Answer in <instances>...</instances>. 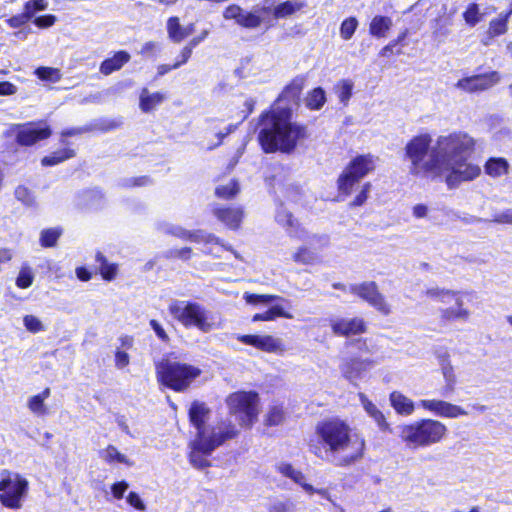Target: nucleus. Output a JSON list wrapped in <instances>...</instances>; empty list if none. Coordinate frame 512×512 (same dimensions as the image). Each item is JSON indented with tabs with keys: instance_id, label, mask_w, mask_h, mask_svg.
Returning <instances> with one entry per match:
<instances>
[{
	"instance_id": "c85d7f7f",
	"label": "nucleus",
	"mask_w": 512,
	"mask_h": 512,
	"mask_svg": "<svg viewBox=\"0 0 512 512\" xmlns=\"http://www.w3.org/2000/svg\"><path fill=\"white\" fill-rule=\"evenodd\" d=\"M306 6L302 0H288L274 7L273 14L275 18H286L300 11Z\"/></svg>"
},
{
	"instance_id": "8fccbe9b",
	"label": "nucleus",
	"mask_w": 512,
	"mask_h": 512,
	"mask_svg": "<svg viewBox=\"0 0 512 512\" xmlns=\"http://www.w3.org/2000/svg\"><path fill=\"white\" fill-rule=\"evenodd\" d=\"M23 325L31 333H39L46 330L44 323L34 315H25Z\"/></svg>"
},
{
	"instance_id": "ea45409f",
	"label": "nucleus",
	"mask_w": 512,
	"mask_h": 512,
	"mask_svg": "<svg viewBox=\"0 0 512 512\" xmlns=\"http://www.w3.org/2000/svg\"><path fill=\"white\" fill-rule=\"evenodd\" d=\"M96 261L100 263V273L105 280L111 281L116 277L117 266L115 264L108 263L101 253L96 254Z\"/></svg>"
},
{
	"instance_id": "9d476101",
	"label": "nucleus",
	"mask_w": 512,
	"mask_h": 512,
	"mask_svg": "<svg viewBox=\"0 0 512 512\" xmlns=\"http://www.w3.org/2000/svg\"><path fill=\"white\" fill-rule=\"evenodd\" d=\"M377 162L378 158L372 154L351 159L337 180L340 193L350 195L354 185L375 170Z\"/></svg>"
},
{
	"instance_id": "ddd939ff",
	"label": "nucleus",
	"mask_w": 512,
	"mask_h": 512,
	"mask_svg": "<svg viewBox=\"0 0 512 512\" xmlns=\"http://www.w3.org/2000/svg\"><path fill=\"white\" fill-rule=\"evenodd\" d=\"M334 288H341L344 292L360 297L384 316H388L392 312L391 305L386 301L384 295L379 292L377 284L373 281L352 284L348 287L334 284Z\"/></svg>"
},
{
	"instance_id": "f03ea898",
	"label": "nucleus",
	"mask_w": 512,
	"mask_h": 512,
	"mask_svg": "<svg viewBox=\"0 0 512 512\" xmlns=\"http://www.w3.org/2000/svg\"><path fill=\"white\" fill-rule=\"evenodd\" d=\"M315 433L322 446L311 444L310 449L321 459L345 466L354 463L364 454V438L353 433L349 424L339 418L319 422Z\"/></svg>"
},
{
	"instance_id": "0eeeda50",
	"label": "nucleus",
	"mask_w": 512,
	"mask_h": 512,
	"mask_svg": "<svg viewBox=\"0 0 512 512\" xmlns=\"http://www.w3.org/2000/svg\"><path fill=\"white\" fill-rule=\"evenodd\" d=\"M201 373V369L196 366L168 358H163L156 363L158 381L176 392L187 390Z\"/></svg>"
},
{
	"instance_id": "49530a36",
	"label": "nucleus",
	"mask_w": 512,
	"mask_h": 512,
	"mask_svg": "<svg viewBox=\"0 0 512 512\" xmlns=\"http://www.w3.org/2000/svg\"><path fill=\"white\" fill-rule=\"evenodd\" d=\"M239 192V185L236 181L231 180L225 185L216 188V195L223 199H230Z\"/></svg>"
},
{
	"instance_id": "6ab92c4d",
	"label": "nucleus",
	"mask_w": 512,
	"mask_h": 512,
	"mask_svg": "<svg viewBox=\"0 0 512 512\" xmlns=\"http://www.w3.org/2000/svg\"><path fill=\"white\" fill-rule=\"evenodd\" d=\"M330 326L335 335L346 337L364 333L366 329L363 319L358 317L331 319Z\"/></svg>"
},
{
	"instance_id": "412c9836",
	"label": "nucleus",
	"mask_w": 512,
	"mask_h": 512,
	"mask_svg": "<svg viewBox=\"0 0 512 512\" xmlns=\"http://www.w3.org/2000/svg\"><path fill=\"white\" fill-rule=\"evenodd\" d=\"M277 470L283 476L292 479L295 483L301 485V487L308 493L317 492L321 496L330 499L326 490H315L313 486L305 482V476L288 463H280L277 465Z\"/></svg>"
},
{
	"instance_id": "5fc2aeb1",
	"label": "nucleus",
	"mask_w": 512,
	"mask_h": 512,
	"mask_svg": "<svg viewBox=\"0 0 512 512\" xmlns=\"http://www.w3.org/2000/svg\"><path fill=\"white\" fill-rule=\"evenodd\" d=\"M370 189H371V184L369 182L365 183L362 186L361 191L354 198L353 202L351 203V206H362L368 198V193H369Z\"/></svg>"
},
{
	"instance_id": "603ef678",
	"label": "nucleus",
	"mask_w": 512,
	"mask_h": 512,
	"mask_svg": "<svg viewBox=\"0 0 512 512\" xmlns=\"http://www.w3.org/2000/svg\"><path fill=\"white\" fill-rule=\"evenodd\" d=\"M115 367L119 370H123L130 364V356L127 351L120 348H116L114 353Z\"/></svg>"
},
{
	"instance_id": "c03bdc74",
	"label": "nucleus",
	"mask_w": 512,
	"mask_h": 512,
	"mask_svg": "<svg viewBox=\"0 0 512 512\" xmlns=\"http://www.w3.org/2000/svg\"><path fill=\"white\" fill-rule=\"evenodd\" d=\"M34 280V273L31 267L23 265L16 278V285L19 288L26 289L30 287Z\"/></svg>"
},
{
	"instance_id": "f8f14e48",
	"label": "nucleus",
	"mask_w": 512,
	"mask_h": 512,
	"mask_svg": "<svg viewBox=\"0 0 512 512\" xmlns=\"http://www.w3.org/2000/svg\"><path fill=\"white\" fill-rule=\"evenodd\" d=\"M157 229L159 232L172 235L184 240H190L197 243H204L207 248L206 252L217 255L219 250L224 248L222 244H220L219 239L212 234H207L203 231L190 232L178 225L173 223L162 221L157 224Z\"/></svg>"
},
{
	"instance_id": "a211bd4d",
	"label": "nucleus",
	"mask_w": 512,
	"mask_h": 512,
	"mask_svg": "<svg viewBox=\"0 0 512 512\" xmlns=\"http://www.w3.org/2000/svg\"><path fill=\"white\" fill-rule=\"evenodd\" d=\"M373 365L374 362L369 359L350 358L343 360L339 368L345 379L352 384H356Z\"/></svg>"
},
{
	"instance_id": "a19ab883",
	"label": "nucleus",
	"mask_w": 512,
	"mask_h": 512,
	"mask_svg": "<svg viewBox=\"0 0 512 512\" xmlns=\"http://www.w3.org/2000/svg\"><path fill=\"white\" fill-rule=\"evenodd\" d=\"M353 82L348 79L341 80L335 86V92L341 103L346 105L352 96Z\"/></svg>"
},
{
	"instance_id": "052dcab7",
	"label": "nucleus",
	"mask_w": 512,
	"mask_h": 512,
	"mask_svg": "<svg viewBox=\"0 0 512 512\" xmlns=\"http://www.w3.org/2000/svg\"><path fill=\"white\" fill-rule=\"evenodd\" d=\"M18 88L11 82L2 81L0 82V96H11L16 94Z\"/></svg>"
},
{
	"instance_id": "f257e3e1",
	"label": "nucleus",
	"mask_w": 512,
	"mask_h": 512,
	"mask_svg": "<svg viewBox=\"0 0 512 512\" xmlns=\"http://www.w3.org/2000/svg\"><path fill=\"white\" fill-rule=\"evenodd\" d=\"M477 140L466 132L457 131L433 140L428 133L413 137L405 146L410 173L415 176L444 178L449 189L481 175L478 164L469 161Z\"/></svg>"
},
{
	"instance_id": "e433bc0d",
	"label": "nucleus",
	"mask_w": 512,
	"mask_h": 512,
	"mask_svg": "<svg viewBox=\"0 0 512 512\" xmlns=\"http://www.w3.org/2000/svg\"><path fill=\"white\" fill-rule=\"evenodd\" d=\"M508 30V21L506 20V16H501L492 19L489 22L487 34L489 38H495L501 35H504Z\"/></svg>"
},
{
	"instance_id": "39448f33",
	"label": "nucleus",
	"mask_w": 512,
	"mask_h": 512,
	"mask_svg": "<svg viewBox=\"0 0 512 512\" xmlns=\"http://www.w3.org/2000/svg\"><path fill=\"white\" fill-rule=\"evenodd\" d=\"M276 221L282 225L290 237L303 239L305 243L291 255L293 262L301 265H314L321 262L320 251L329 245L326 235L308 236L293 215L284 207L276 213Z\"/></svg>"
},
{
	"instance_id": "37998d69",
	"label": "nucleus",
	"mask_w": 512,
	"mask_h": 512,
	"mask_svg": "<svg viewBox=\"0 0 512 512\" xmlns=\"http://www.w3.org/2000/svg\"><path fill=\"white\" fill-rule=\"evenodd\" d=\"M325 101V92L320 87L311 91L306 98V104L311 109H320L324 105Z\"/></svg>"
},
{
	"instance_id": "338daca9",
	"label": "nucleus",
	"mask_w": 512,
	"mask_h": 512,
	"mask_svg": "<svg viewBox=\"0 0 512 512\" xmlns=\"http://www.w3.org/2000/svg\"><path fill=\"white\" fill-rule=\"evenodd\" d=\"M192 51L191 47H184L178 57V60L173 64V68H179L183 64H185L191 57Z\"/></svg>"
},
{
	"instance_id": "bf43d9fd",
	"label": "nucleus",
	"mask_w": 512,
	"mask_h": 512,
	"mask_svg": "<svg viewBox=\"0 0 512 512\" xmlns=\"http://www.w3.org/2000/svg\"><path fill=\"white\" fill-rule=\"evenodd\" d=\"M149 324H150L151 328L153 329V331L155 332L156 336L160 340L165 341V342H167L169 340L168 334L166 333V331L164 330L162 325L157 320L152 319V320H150Z\"/></svg>"
},
{
	"instance_id": "7ed1b4c3",
	"label": "nucleus",
	"mask_w": 512,
	"mask_h": 512,
	"mask_svg": "<svg viewBox=\"0 0 512 512\" xmlns=\"http://www.w3.org/2000/svg\"><path fill=\"white\" fill-rule=\"evenodd\" d=\"M209 412L208 407L198 401L193 402L189 409L190 421L197 429V435L190 443L189 460L193 467L198 469L209 467L210 462L206 457L226 440L238 435V430L231 419H225L213 427H206L204 423Z\"/></svg>"
},
{
	"instance_id": "c9c22d12",
	"label": "nucleus",
	"mask_w": 512,
	"mask_h": 512,
	"mask_svg": "<svg viewBox=\"0 0 512 512\" xmlns=\"http://www.w3.org/2000/svg\"><path fill=\"white\" fill-rule=\"evenodd\" d=\"M168 37L175 43H180L186 38V32L183 26L179 23V18L171 17L167 21Z\"/></svg>"
},
{
	"instance_id": "9b49d317",
	"label": "nucleus",
	"mask_w": 512,
	"mask_h": 512,
	"mask_svg": "<svg viewBox=\"0 0 512 512\" xmlns=\"http://www.w3.org/2000/svg\"><path fill=\"white\" fill-rule=\"evenodd\" d=\"M29 482L18 473L0 471V502L9 509H20L27 496Z\"/></svg>"
},
{
	"instance_id": "e2e57ef3",
	"label": "nucleus",
	"mask_w": 512,
	"mask_h": 512,
	"mask_svg": "<svg viewBox=\"0 0 512 512\" xmlns=\"http://www.w3.org/2000/svg\"><path fill=\"white\" fill-rule=\"evenodd\" d=\"M128 489V483L125 481H120L112 485L111 490L112 494L116 499L123 498L124 493Z\"/></svg>"
},
{
	"instance_id": "c756f323",
	"label": "nucleus",
	"mask_w": 512,
	"mask_h": 512,
	"mask_svg": "<svg viewBox=\"0 0 512 512\" xmlns=\"http://www.w3.org/2000/svg\"><path fill=\"white\" fill-rule=\"evenodd\" d=\"M50 396V389L45 388L40 394L33 395L27 400V407L36 416H43L47 413L45 400Z\"/></svg>"
},
{
	"instance_id": "cd10ccee",
	"label": "nucleus",
	"mask_w": 512,
	"mask_h": 512,
	"mask_svg": "<svg viewBox=\"0 0 512 512\" xmlns=\"http://www.w3.org/2000/svg\"><path fill=\"white\" fill-rule=\"evenodd\" d=\"M286 413L283 404L273 402L270 404L264 415V425L266 426H278L285 420Z\"/></svg>"
},
{
	"instance_id": "6e6d98bb",
	"label": "nucleus",
	"mask_w": 512,
	"mask_h": 512,
	"mask_svg": "<svg viewBox=\"0 0 512 512\" xmlns=\"http://www.w3.org/2000/svg\"><path fill=\"white\" fill-rule=\"evenodd\" d=\"M56 21V16L49 14L36 17L33 22L39 28H49L53 26Z\"/></svg>"
},
{
	"instance_id": "a18cd8bd",
	"label": "nucleus",
	"mask_w": 512,
	"mask_h": 512,
	"mask_svg": "<svg viewBox=\"0 0 512 512\" xmlns=\"http://www.w3.org/2000/svg\"><path fill=\"white\" fill-rule=\"evenodd\" d=\"M358 27V20L355 17L345 19L340 26V36L343 40H350Z\"/></svg>"
},
{
	"instance_id": "4c0bfd02",
	"label": "nucleus",
	"mask_w": 512,
	"mask_h": 512,
	"mask_svg": "<svg viewBox=\"0 0 512 512\" xmlns=\"http://www.w3.org/2000/svg\"><path fill=\"white\" fill-rule=\"evenodd\" d=\"M483 14L476 3H470L463 12V18L470 27L476 26L482 20Z\"/></svg>"
},
{
	"instance_id": "69168bd1",
	"label": "nucleus",
	"mask_w": 512,
	"mask_h": 512,
	"mask_svg": "<svg viewBox=\"0 0 512 512\" xmlns=\"http://www.w3.org/2000/svg\"><path fill=\"white\" fill-rule=\"evenodd\" d=\"M241 9L238 5H230L224 10L223 17L228 20H236V18H239Z\"/></svg>"
},
{
	"instance_id": "09e8293b",
	"label": "nucleus",
	"mask_w": 512,
	"mask_h": 512,
	"mask_svg": "<svg viewBox=\"0 0 512 512\" xmlns=\"http://www.w3.org/2000/svg\"><path fill=\"white\" fill-rule=\"evenodd\" d=\"M61 235V230L50 228L43 230L40 236V242L43 247H53Z\"/></svg>"
},
{
	"instance_id": "7c9ffc66",
	"label": "nucleus",
	"mask_w": 512,
	"mask_h": 512,
	"mask_svg": "<svg viewBox=\"0 0 512 512\" xmlns=\"http://www.w3.org/2000/svg\"><path fill=\"white\" fill-rule=\"evenodd\" d=\"M165 99L164 94L155 92L150 94L148 89L144 88L140 94V109L147 113L152 111L157 105L161 104Z\"/></svg>"
},
{
	"instance_id": "864d4df0",
	"label": "nucleus",
	"mask_w": 512,
	"mask_h": 512,
	"mask_svg": "<svg viewBox=\"0 0 512 512\" xmlns=\"http://www.w3.org/2000/svg\"><path fill=\"white\" fill-rule=\"evenodd\" d=\"M16 198L25 205H32L34 203V197L30 190L25 186H18L15 190Z\"/></svg>"
},
{
	"instance_id": "0e129e2a",
	"label": "nucleus",
	"mask_w": 512,
	"mask_h": 512,
	"mask_svg": "<svg viewBox=\"0 0 512 512\" xmlns=\"http://www.w3.org/2000/svg\"><path fill=\"white\" fill-rule=\"evenodd\" d=\"M269 512H291V504L288 501H275L270 506Z\"/></svg>"
},
{
	"instance_id": "473e14b6",
	"label": "nucleus",
	"mask_w": 512,
	"mask_h": 512,
	"mask_svg": "<svg viewBox=\"0 0 512 512\" xmlns=\"http://www.w3.org/2000/svg\"><path fill=\"white\" fill-rule=\"evenodd\" d=\"M392 27V19L386 16H375L369 25V32L372 36L383 38Z\"/></svg>"
},
{
	"instance_id": "423d86ee",
	"label": "nucleus",
	"mask_w": 512,
	"mask_h": 512,
	"mask_svg": "<svg viewBox=\"0 0 512 512\" xmlns=\"http://www.w3.org/2000/svg\"><path fill=\"white\" fill-rule=\"evenodd\" d=\"M398 436L410 449L426 448L440 443L447 436V426L439 420L423 418L397 427Z\"/></svg>"
},
{
	"instance_id": "3c124183",
	"label": "nucleus",
	"mask_w": 512,
	"mask_h": 512,
	"mask_svg": "<svg viewBox=\"0 0 512 512\" xmlns=\"http://www.w3.org/2000/svg\"><path fill=\"white\" fill-rule=\"evenodd\" d=\"M48 7L46 0H29L24 5L25 14L31 19L36 12L44 11Z\"/></svg>"
},
{
	"instance_id": "6e6552de",
	"label": "nucleus",
	"mask_w": 512,
	"mask_h": 512,
	"mask_svg": "<svg viewBox=\"0 0 512 512\" xmlns=\"http://www.w3.org/2000/svg\"><path fill=\"white\" fill-rule=\"evenodd\" d=\"M170 314L184 327H196L203 333L217 328L212 314L196 302L175 300L169 305Z\"/></svg>"
},
{
	"instance_id": "aec40b11",
	"label": "nucleus",
	"mask_w": 512,
	"mask_h": 512,
	"mask_svg": "<svg viewBox=\"0 0 512 512\" xmlns=\"http://www.w3.org/2000/svg\"><path fill=\"white\" fill-rule=\"evenodd\" d=\"M270 13V7L264 6H256L251 11H244L241 9L239 13V18H236V23L242 27L254 29L259 27L264 21V17L266 14Z\"/></svg>"
},
{
	"instance_id": "4be33fe9",
	"label": "nucleus",
	"mask_w": 512,
	"mask_h": 512,
	"mask_svg": "<svg viewBox=\"0 0 512 512\" xmlns=\"http://www.w3.org/2000/svg\"><path fill=\"white\" fill-rule=\"evenodd\" d=\"M358 398L363 409L375 421L378 428L383 432H391L390 424L387 422L382 411L364 393H359Z\"/></svg>"
},
{
	"instance_id": "20e7f679",
	"label": "nucleus",
	"mask_w": 512,
	"mask_h": 512,
	"mask_svg": "<svg viewBox=\"0 0 512 512\" xmlns=\"http://www.w3.org/2000/svg\"><path fill=\"white\" fill-rule=\"evenodd\" d=\"M309 136L307 128L276 111L262 116L259 143L266 153H291Z\"/></svg>"
},
{
	"instance_id": "2eb2a0df",
	"label": "nucleus",
	"mask_w": 512,
	"mask_h": 512,
	"mask_svg": "<svg viewBox=\"0 0 512 512\" xmlns=\"http://www.w3.org/2000/svg\"><path fill=\"white\" fill-rule=\"evenodd\" d=\"M418 406L442 418L455 419L468 414L461 406L439 399H421Z\"/></svg>"
},
{
	"instance_id": "13d9d810",
	"label": "nucleus",
	"mask_w": 512,
	"mask_h": 512,
	"mask_svg": "<svg viewBox=\"0 0 512 512\" xmlns=\"http://www.w3.org/2000/svg\"><path fill=\"white\" fill-rule=\"evenodd\" d=\"M127 502L137 510L144 511L146 509V506L141 500L140 496L135 492H130L128 494Z\"/></svg>"
},
{
	"instance_id": "2f4dec72",
	"label": "nucleus",
	"mask_w": 512,
	"mask_h": 512,
	"mask_svg": "<svg viewBox=\"0 0 512 512\" xmlns=\"http://www.w3.org/2000/svg\"><path fill=\"white\" fill-rule=\"evenodd\" d=\"M101 458L108 464L121 463L129 467L134 465V462L130 460L126 455L122 454L115 446L108 445L105 449L100 452Z\"/></svg>"
},
{
	"instance_id": "4468645a",
	"label": "nucleus",
	"mask_w": 512,
	"mask_h": 512,
	"mask_svg": "<svg viewBox=\"0 0 512 512\" xmlns=\"http://www.w3.org/2000/svg\"><path fill=\"white\" fill-rule=\"evenodd\" d=\"M236 339L245 345L276 355H284L287 352V345L280 337L268 334L237 335Z\"/></svg>"
},
{
	"instance_id": "dca6fc26",
	"label": "nucleus",
	"mask_w": 512,
	"mask_h": 512,
	"mask_svg": "<svg viewBox=\"0 0 512 512\" xmlns=\"http://www.w3.org/2000/svg\"><path fill=\"white\" fill-rule=\"evenodd\" d=\"M51 130L46 123H27L21 125L16 135L17 142L23 146H31L40 140L47 139Z\"/></svg>"
},
{
	"instance_id": "680f3d73",
	"label": "nucleus",
	"mask_w": 512,
	"mask_h": 512,
	"mask_svg": "<svg viewBox=\"0 0 512 512\" xmlns=\"http://www.w3.org/2000/svg\"><path fill=\"white\" fill-rule=\"evenodd\" d=\"M493 221L500 224H512V209H506L496 214Z\"/></svg>"
},
{
	"instance_id": "1a4fd4ad",
	"label": "nucleus",
	"mask_w": 512,
	"mask_h": 512,
	"mask_svg": "<svg viewBox=\"0 0 512 512\" xmlns=\"http://www.w3.org/2000/svg\"><path fill=\"white\" fill-rule=\"evenodd\" d=\"M231 415H234L241 427L251 428L258 420L260 398L254 391H238L226 398Z\"/></svg>"
},
{
	"instance_id": "b1692460",
	"label": "nucleus",
	"mask_w": 512,
	"mask_h": 512,
	"mask_svg": "<svg viewBox=\"0 0 512 512\" xmlns=\"http://www.w3.org/2000/svg\"><path fill=\"white\" fill-rule=\"evenodd\" d=\"M215 216L231 229H237L243 218L240 208H219L214 211Z\"/></svg>"
},
{
	"instance_id": "4d7b16f0",
	"label": "nucleus",
	"mask_w": 512,
	"mask_h": 512,
	"mask_svg": "<svg viewBox=\"0 0 512 512\" xmlns=\"http://www.w3.org/2000/svg\"><path fill=\"white\" fill-rule=\"evenodd\" d=\"M30 18L23 12L20 15L13 16L6 20L8 25L12 28H19L23 26L26 22H28Z\"/></svg>"
},
{
	"instance_id": "5701e85b",
	"label": "nucleus",
	"mask_w": 512,
	"mask_h": 512,
	"mask_svg": "<svg viewBox=\"0 0 512 512\" xmlns=\"http://www.w3.org/2000/svg\"><path fill=\"white\" fill-rule=\"evenodd\" d=\"M390 404L395 412L402 416H410L414 413L415 403L412 399L399 391H393L389 396Z\"/></svg>"
},
{
	"instance_id": "79ce46f5",
	"label": "nucleus",
	"mask_w": 512,
	"mask_h": 512,
	"mask_svg": "<svg viewBox=\"0 0 512 512\" xmlns=\"http://www.w3.org/2000/svg\"><path fill=\"white\" fill-rule=\"evenodd\" d=\"M35 75L42 81L52 83L58 82L62 77L60 70L53 67H39L35 70Z\"/></svg>"
},
{
	"instance_id": "de8ad7c7",
	"label": "nucleus",
	"mask_w": 512,
	"mask_h": 512,
	"mask_svg": "<svg viewBox=\"0 0 512 512\" xmlns=\"http://www.w3.org/2000/svg\"><path fill=\"white\" fill-rule=\"evenodd\" d=\"M243 298L247 304L251 305H267L273 302L274 300L279 299V297L275 295H259L248 292L244 293Z\"/></svg>"
},
{
	"instance_id": "72a5a7b5",
	"label": "nucleus",
	"mask_w": 512,
	"mask_h": 512,
	"mask_svg": "<svg viewBox=\"0 0 512 512\" xmlns=\"http://www.w3.org/2000/svg\"><path fill=\"white\" fill-rule=\"evenodd\" d=\"M278 317H283L286 319L293 318L292 314L285 311L283 306L276 304L270 307L267 311L264 313H257L253 316L252 321L258 322V321H273Z\"/></svg>"
},
{
	"instance_id": "393cba45",
	"label": "nucleus",
	"mask_w": 512,
	"mask_h": 512,
	"mask_svg": "<svg viewBox=\"0 0 512 512\" xmlns=\"http://www.w3.org/2000/svg\"><path fill=\"white\" fill-rule=\"evenodd\" d=\"M509 167V163L505 158L492 157L486 161L484 171L492 178H499L508 174Z\"/></svg>"
},
{
	"instance_id": "a878e982",
	"label": "nucleus",
	"mask_w": 512,
	"mask_h": 512,
	"mask_svg": "<svg viewBox=\"0 0 512 512\" xmlns=\"http://www.w3.org/2000/svg\"><path fill=\"white\" fill-rule=\"evenodd\" d=\"M453 301L455 307L442 309L440 311L441 318L447 321L462 320L466 321L470 317V311L463 306V301L460 297L456 296Z\"/></svg>"
},
{
	"instance_id": "58836bf2",
	"label": "nucleus",
	"mask_w": 512,
	"mask_h": 512,
	"mask_svg": "<svg viewBox=\"0 0 512 512\" xmlns=\"http://www.w3.org/2000/svg\"><path fill=\"white\" fill-rule=\"evenodd\" d=\"M74 156V151L71 149H62L59 150L49 156H45L42 159V165L43 166H53L56 164H59L69 158H72Z\"/></svg>"
},
{
	"instance_id": "774afa93",
	"label": "nucleus",
	"mask_w": 512,
	"mask_h": 512,
	"mask_svg": "<svg viewBox=\"0 0 512 512\" xmlns=\"http://www.w3.org/2000/svg\"><path fill=\"white\" fill-rule=\"evenodd\" d=\"M118 342L120 346H118L117 348L127 351L133 347L134 339L130 335H121L118 338Z\"/></svg>"
},
{
	"instance_id": "bb28decb",
	"label": "nucleus",
	"mask_w": 512,
	"mask_h": 512,
	"mask_svg": "<svg viewBox=\"0 0 512 512\" xmlns=\"http://www.w3.org/2000/svg\"><path fill=\"white\" fill-rule=\"evenodd\" d=\"M130 60V55L125 51L117 52L112 58L104 60L100 65V72L109 75L122 68Z\"/></svg>"
},
{
	"instance_id": "f704fd0d",
	"label": "nucleus",
	"mask_w": 512,
	"mask_h": 512,
	"mask_svg": "<svg viewBox=\"0 0 512 512\" xmlns=\"http://www.w3.org/2000/svg\"><path fill=\"white\" fill-rule=\"evenodd\" d=\"M425 294L428 298L441 303H450L456 296H458V293L455 291L439 287L429 288L426 290Z\"/></svg>"
},
{
	"instance_id": "f3484780",
	"label": "nucleus",
	"mask_w": 512,
	"mask_h": 512,
	"mask_svg": "<svg viewBox=\"0 0 512 512\" xmlns=\"http://www.w3.org/2000/svg\"><path fill=\"white\" fill-rule=\"evenodd\" d=\"M500 80V74L496 71H493L487 74L475 75L460 79L456 86L466 92H478L491 88Z\"/></svg>"
}]
</instances>
